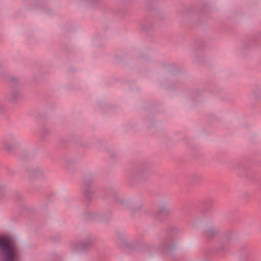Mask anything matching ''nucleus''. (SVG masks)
Instances as JSON below:
<instances>
[{"label":"nucleus","mask_w":261,"mask_h":261,"mask_svg":"<svg viewBox=\"0 0 261 261\" xmlns=\"http://www.w3.org/2000/svg\"><path fill=\"white\" fill-rule=\"evenodd\" d=\"M22 95V90L20 89L15 88L13 89L11 96L14 100H16L21 97Z\"/></svg>","instance_id":"f03ea898"},{"label":"nucleus","mask_w":261,"mask_h":261,"mask_svg":"<svg viewBox=\"0 0 261 261\" xmlns=\"http://www.w3.org/2000/svg\"><path fill=\"white\" fill-rule=\"evenodd\" d=\"M0 255L4 261H18L19 252L13 238L0 236Z\"/></svg>","instance_id":"f257e3e1"},{"label":"nucleus","mask_w":261,"mask_h":261,"mask_svg":"<svg viewBox=\"0 0 261 261\" xmlns=\"http://www.w3.org/2000/svg\"><path fill=\"white\" fill-rule=\"evenodd\" d=\"M87 3L90 4H93L96 0H86Z\"/></svg>","instance_id":"7ed1b4c3"}]
</instances>
